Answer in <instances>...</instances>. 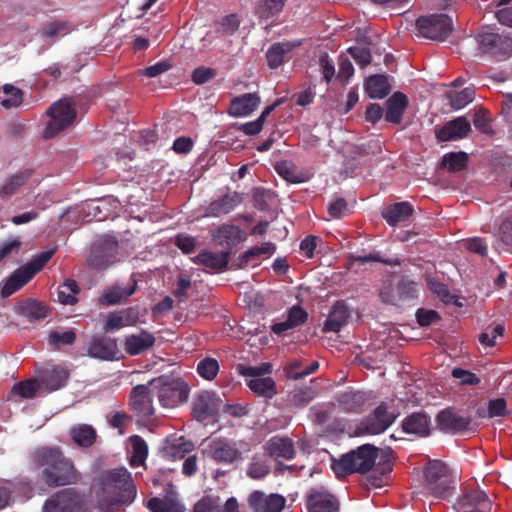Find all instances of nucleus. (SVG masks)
<instances>
[{"label":"nucleus","instance_id":"nucleus-1","mask_svg":"<svg viewBox=\"0 0 512 512\" xmlns=\"http://www.w3.org/2000/svg\"><path fill=\"white\" fill-rule=\"evenodd\" d=\"M31 459L35 469L40 470L41 480L49 487L75 484L80 479L73 461L59 447H39L31 453Z\"/></svg>","mask_w":512,"mask_h":512},{"label":"nucleus","instance_id":"nucleus-2","mask_svg":"<svg viewBox=\"0 0 512 512\" xmlns=\"http://www.w3.org/2000/svg\"><path fill=\"white\" fill-rule=\"evenodd\" d=\"M136 495L131 473L125 467L115 468L102 476L97 508L101 512H114L123 505L133 503Z\"/></svg>","mask_w":512,"mask_h":512},{"label":"nucleus","instance_id":"nucleus-3","mask_svg":"<svg viewBox=\"0 0 512 512\" xmlns=\"http://www.w3.org/2000/svg\"><path fill=\"white\" fill-rule=\"evenodd\" d=\"M379 448L372 444H363L333 459L331 468L338 478L352 474H366L372 470L378 457Z\"/></svg>","mask_w":512,"mask_h":512},{"label":"nucleus","instance_id":"nucleus-4","mask_svg":"<svg viewBox=\"0 0 512 512\" xmlns=\"http://www.w3.org/2000/svg\"><path fill=\"white\" fill-rule=\"evenodd\" d=\"M152 394L156 395L161 406L174 408L186 402L189 397L190 388L188 384L179 377L162 375L149 382Z\"/></svg>","mask_w":512,"mask_h":512},{"label":"nucleus","instance_id":"nucleus-5","mask_svg":"<svg viewBox=\"0 0 512 512\" xmlns=\"http://www.w3.org/2000/svg\"><path fill=\"white\" fill-rule=\"evenodd\" d=\"M425 489L436 498L445 499L453 488L448 467L441 461H430L424 468Z\"/></svg>","mask_w":512,"mask_h":512},{"label":"nucleus","instance_id":"nucleus-6","mask_svg":"<svg viewBox=\"0 0 512 512\" xmlns=\"http://www.w3.org/2000/svg\"><path fill=\"white\" fill-rule=\"evenodd\" d=\"M397 416L389 412L386 402H381L370 414L363 417L355 426V436L379 435L385 432Z\"/></svg>","mask_w":512,"mask_h":512},{"label":"nucleus","instance_id":"nucleus-7","mask_svg":"<svg viewBox=\"0 0 512 512\" xmlns=\"http://www.w3.org/2000/svg\"><path fill=\"white\" fill-rule=\"evenodd\" d=\"M118 241L114 236L106 235L96 240L87 256V265L98 271L107 269L116 262Z\"/></svg>","mask_w":512,"mask_h":512},{"label":"nucleus","instance_id":"nucleus-8","mask_svg":"<svg viewBox=\"0 0 512 512\" xmlns=\"http://www.w3.org/2000/svg\"><path fill=\"white\" fill-rule=\"evenodd\" d=\"M47 115L50 116V121L44 130V137L49 139L73 123L76 110L69 98H62L49 107Z\"/></svg>","mask_w":512,"mask_h":512},{"label":"nucleus","instance_id":"nucleus-9","mask_svg":"<svg viewBox=\"0 0 512 512\" xmlns=\"http://www.w3.org/2000/svg\"><path fill=\"white\" fill-rule=\"evenodd\" d=\"M222 407L223 400L217 392L201 390L193 397L191 415L198 422L210 421L218 416Z\"/></svg>","mask_w":512,"mask_h":512},{"label":"nucleus","instance_id":"nucleus-10","mask_svg":"<svg viewBox=\"0 0 512 512\" xmlns=\"http://www.w3.org/2000/svg\"><path fill=\"white\" fill-rule=\"evenodd\" d=\"M478 50L495 61H505L512 56V38L492 32H483L476 37Z\"/></svg>","mask_w":512,"mask_h":512},{"label":"nucleus","instance_id":"nucleus-11","mask_svg":"<svg viewBox=\"0 0 512 512\" xmlns=\"http://www.w3.org/2000/svg\"><path fill=\"white\" fill-rule=\"evenodd\" d=\"M416 27L419 34L425 38L444 41L452 33L453 22L446 14H431L419 17L416 20Z\"/></svg>","mask_w":512,"mask_h":512},{"label":"nucleus","instance_id":"nucleus-12","mask_svg":"<svg viewBox=\"0 0 512 512\" xmlns=\"http://www.w3.org/2000/svg\"><path fill=\"white\" fill-rule=\"evenodd\" d=\"M83 505V495L73 488H66L45 501L43 512H80Z\"/></svg>","mask_w":512,"mask_h":512},{"label":"nucleus","instance_id":"nucleus-13","mask_svg":"<svg viewBox=\"0 0 512 512\" xmlns=\"http://www.w3.org/2000/svg\"><path fill=\"white\" fill-rule=\"evenodd\" d=\"M436 424L444 433L458 434L472 430V419L461 416L451 408L443 409L437 414Z\"/></svg>","mask_w":512,"mask_h":512},{"label":"nucleus","instance_id":"nucleus-14","mask_svg":"<svg viewBox=\"0 0 512 512\" xmlns=\"http://www.w3.org/2000/svg\"><path fill=\"white\" fill-rule=\"evenodd\" d=\"M306 507L308 512H338L339 502L325 488H312L307 494Z\"/></svg>","mask_w":512,"mask_h":512},{"label":"nucleus","instance_id":"nucleus-15","mask_svg":"<svg viewBox=\"0 0 512 512\" xmlns=\"http://www.w3.org/2000/svg\"><path fill=\"white\" fill-rule=\"evenodd\" d=\"M209 456L217 463L233 464L242 460V452L234 442L218 438L209 444Z\"/></svg>","mask_w":512,"mask_h":512},{"label":"nucleus","instance_id":"nucleus-16","mask_svg":"<svg viewBox=\"0 0 512 512\" xmlns=\"http://www.w3.org/2000/svg\"><path fill=\"white\" fill-rule=\"evenodd\" d=\"M152 388L148 385H137L130 392V408L138 415L150 417L154 414Z\"/></svg>","mask_w":512,"mask_h":512},{"label":"nucleus","instance_id":"nucleus-17","mask_svg":"<svg viewBox=\"0 0 512 512\" xmlns=\"http://www.w3.org/2000/svg\"><path fill=\"white\" fill-rule=\"evenodd\" d=\"M402 432L416 438L427 437L431 432L429 416L423 412H413L406 416L401 422Z\"/></svg>","mask_w":512,"mask_h":512},{"label":"nucleus","instance_id":"nucleus-18","mask_svg":"<svg viewBox=\"0 0 512 512\" xmlns=\"http://www.w3.org/2000/svg\"><path fill=\"white\" fill-rule=\"evenodd\" d=\"M301 45V41H283L272 44L265 53L270 69H277L292 58V51Z\"/></svg>","mask_w":512,"mask_h":512},{"label":"nucleus","instance_id":"nucleus-19","mask_svg":"<svg viewBox=\"0 0 512 512\" xmlns=\"http://www.w3.org/2000/svg\"><path fill=\"white\" fill-rule=\"evenodd\" d=\"M117 351V341L105 336H93L87 349L90 357L106 361L113 360Z\"/></svg>","mask_w":512,"mask_h":512},{"label":"nucleus","instance_id":"nucleus-20","mask_svg":"<svg viewBox=\"0 0 512 512\" xmlns=\"http://www.w3.org/2000/svg\"><path fill=\"white\" fill-rule=\"evenodd\" d=\"M471 131V124L466 117L460 116L447 122L442 128L436 131L439 141L446 142L465 138Z\"/></svg>","mask_w":512,"mask_h":512},{"label":"nucleus","instance_id":"nucleus-21","mask_svg":"<svg viewBox=\"0 0 512 512\" xmlns=\"http://www.w3.org/2000/svg\"><path fill=\"white\" fill-rule=\"evenodd\" d=\"M242 202L238 192H229L213 200L205 209L206 217H220L233 211Z\"/></svg>","mask_w":512,"mask_h":512},{"label":"nucleus","instance_id":"nucleus-22","mask_svg":"<svg viewBox=\"0 0 512 512\" xmlns=\"http://www.w3.org/2000/svg\"><path fill=\"white\" fill-rule=\"evenodd\" d=\"M69 372L62 367L43 369L40 372L38 381L41 389L51 393L64 387L68 381Z\"/></svg>","mask_w":512,"mask_h":512},{"label":"nucleus","instance_id":"nucleus-23","mask_svg":"<svg viewBox=\"0 0 512 512\" xmlns=\"http://www.w3.org/2000/svg\"><path fill=\"white\" fill-rule=\"evenodd\" d=\"M155 341L156 338L152 333L142 329L138 334L126 336L124 349L130 356L140 355L152 348Z\"/></svg>","mask_w":512,"mask_h":512},{"label":"nucleus","instance_id":"nucleus-24","mask_svg":"<svg viewBox=\"0 0 512 512\" xmlns=\"http://www.w3.org/2000/svg\"><path fill=\"white\" fill-rule=\"evenodd\" d=\"M350 317L349 308L344 301H337L331 308V311L324 322L322 331L339 332L344 327Z\"/></svg>","mask_w":512,"mask_h":512},{"label":"nucleus","instance_id":"nucleus-25","mask_svg":"<svg viewBox=\"0 0 512 512\" xmlns=\"http://www.w3.org/2000/svg\"><path fill=\"white\" fill-rule=\"evenodd\" d=\"M14 311L31 323L43 320L48 316V307L44 303L32 298L20 301L15 306Z\"/></svg>","mask_w":512,"mask_h":512},{"label":"nucleus","instance_id":"nucleus-26","mask_svg":"<svg viewBox=\"0 0 512 512\" xmlns=\"http://www.w3.org/2000/svg\"><path fill=\"white\" fill-rule=\"evenodd\" d=\"M408 104V97L404 93L392 94L386 101L385 120L389 123L400 124Z\"/></svg>","mask_w":512,"mask_h":512},{"label":"nucleus","instance_id":"nucleus-27","mask_svg":"<svg viewBox=\"0 0 512 512\" xmlns=\"http://www.w3.org/2000/svg\"><path fill=\"white\" fill-rule=\"evenodd\" d=\"M260 101L257 93H245L235 97L230 103L229 114L234 117L248 116L258 108Z\"/></svg>","mask_w":512,"mask_h":512},{"label":"nucleus","instance_id":"nucleus-28","mask_svg":"<svg viewBox=\"0 0 512 512\" xmlns=\"http://www.w3.org/2000/svg\"><path fill=\"white\" fill-rule=\"evenodd\" d=\"M266 452L273 458H284L291 460L295 456V448L293 441L288 437L273 436L266 443Z\"/></svg>","mask_w":512,"mask_h":512},{"label":"nucleus","instance_id":"nucleus-29","mask_svg":"<svg viewBox=\"0 0 512 512\" xmlns=\"http://www.w3.org/2000/svg\"><path fill=\"white\" fill-rule=\"evenodd\" d=\"M194 449L192 441L186 440L183 436L168 438L162 449L163 456L169 460H177L185 457Z\"/></svg>","mask_w":512,"mask_h":512},{"label":"nucleus","instance_id":"nucleus-30","mask_svg":"<svg viewBox=\"0 0 512 512\" xmlns=\"http://www.w3.org/2000/svg\"><path fill=\"white\" fill-rule=\"evenodd\" d=\"M470 505H480L481 508L491 507V502L487 494L477 488L466 487L457 502V511L465 512Z\"/></svg>","mask_w":512,"mask_h":512},{"label":"nucleus","instance_id":"nucleus-31","mask_svg":"<svg viewBox=\"0 0 512 512\" xmlns=\"http://www.w3.org/2000/svg\"><path fill=\"white\" fill-rule=\"evenodd\" d=\"M69 435L75 445L81 448L92 447L98 438L96 429L90 424H76L69 429Z\"/></svg>","mask_w":512,"mask_h":512},{"label":"nucleus","instance_id":"nucleus-32","mask_svg":"<svg viewBox=\"0 0 512 512\" xmlns=\"http://www.w3.org/2000/svg\"><path fill=\"white\" fill-rule=\"evenodd\" d=\"M413 211V206L409 202H398L385 207L381 215L390 226H396L407 221Z\"/></svg>","mask_w":512,"mask_h":512},{"label":"nucleus","instance_id":"nucleus-33","mask_svg":"<svg viewBox=\"0 0 512 512\" xmlns=\"http://www.w3.org/2000/svg\"><path fill=\"white\" fill-rule=\"evenodd\" d=\"M337 405L347 413H360L367 402L365 393L361 391H346L336 397Z\"/></svg>","mask_w":512,"mask_h":512},{"label":"nucleus","instance_id":"nucleus-34","mask_svg":"<svg viewBox=\"0 0 512 512\" xmlns=\"http://www.w3.org/2000/svg\"><path fill=\"white\" fill-rule=\"evenodd\" d=\"M35 275L26 265L17 269L5 282L1 294L8 297L27 284Z\"/></svg>","mask_w":512,"mask_h":512},{"label":"nucleus","instance_id":"nucleus-35","mask_svg":"<svg viewBox=\"0 0 512 512\" xmlns=\"http://www.w3.org/2000/svg\"><path fill=\"white\" fill-rule=\"evenodd\" d=\"M193 262L198 265H203L206 268L220 271L228 265L229 252H211L205 250L193 258Z\"/></svg>","mask_w":512,"mask_h":512},{"label":"nucleus","instance_id":"nucleus-36","mask_svg":"<svg viewBox=\"0 0 512 512\" xmlns=\"http://www.w3.org/2000/svg\"><path fill=\"white\" fill-rule=\"evenodd\" d=\"M365 91L370 98L382 99L390 92V85L385 75H372L365 83Z\"/></svg>","mask_w":512,"mask_h":512},{"label":"nucleus","instance_id":"nucleus-37","mask_svg":"<svg viewBox=\"0 0 512 512\" xmlns=\"http://www.w3.org/2000/svg\"><path fill=\"white\" fill-rule=\"evenodd\" d=\"M247 386L258 397L271 399L277 394L276 383L271 377L253 378L247 382Z\"/></svg>","mask_w":512,"mask_h":512},{"label":"nucleus","instance_id":"nucleus-38","mask_svg":"<svg viewBox=\"0 0 512 512\" xmlns=\"http://www.w3.org/2000/svg\"><path fill=\"white\" fill-rule=\"evenodd\" d=\"M131 312L132 309L109 313L105 318L103 330L105 332H113L123 327L133 325L136 320L131 317Z\"/></svg>","mask_w":512,"mask_h":512},{"label":"nucleus","instance_id":"nucleus-39","mask_svg":"<svg viewBox=\"0 0 512 512\" xmlns=\"http://www.w3.org/2000/svg\"><path fill=\"white\" fill-rule=\"evenodd\" d=\"M146 507L150 512H185L184 505L175 498L152 497Z\"/></svg>","mask_w":512,"mask_h":512},{"label":"nucleus","instance_id":"nucleus-40","mask_svg":"<svg viewBox=\"0 0 512 512\" xmlns=\"http://www.w3.org/2000/svg\"><path fill=\"white\" fill-rule=\"evenodd\" d=\"M213 237L220 245L232 247L241 241V230L238 226L224 224L218 227Z\"/></svg>","mask_w":512,"mask_h":512},{"label":"nucleus","instance_id":"nucleus-41","mask_svg":"<svg viewBox=\"0 0 512 512\" xmlns=\"http://www.w3.org/2000/svg\"><path fill=\"white\" fill-rule=\"evenodd\" d=\"M275 171L290 183H302L307 180L302 172H299L296 165L289 160L277 161L274 164Z\"/></svg>","mask_w":512,"mask_h":512},{"label":"nucleus","instance_id":"nucleus-42","mask_svg":"<svg viewBox=\"0 0 512 512\" xmlns=\"http://www.w3.org/2000/svg\"><path fill=\"white\" fill-rule=\"evenodd\" d=\"M31 171L25 170L9 177L0 185V197L5 198L14 195L29 180Z\"/></svg>","mask_w":512,"mask_h":512},{"label":"nucleus","instance_id":"nucleus-43","mask_svg":"<svg viewBox=\"0 0 512 512\" xmlns=\"http://www.w3.org/2000/svg\"><path fill=\"white\" fill-rule=\"evenodd\" d=\"M136 290V283L132 287L122 288L119 286L112 287L106 290L100 297V302L104 305H116L121 303L122 300L130 297Z\"/></svg>","mask_w":512,"mask_h":512},{"label":"nucleus","instance_id":"nucleus-44","mask_svg":"<svg viewBox=\"0 0 512 512\" xmlns=\"http://www.w3.org/2000/svg\"><path fill=\"white\" fill-rule=\"evenodd\" d=\"M450 106L459 110L471 103L475 98V91L473 88L466 87L461 91H449L446 94Z\"/></svg>","mask_w":512,"mask_h":512},{"label":"nucleus","instance_id":"nucleus-45","mask_svg":"<svg viewBox=\"0 0 512 512\" xmlns=\"http://www.w3.org/2000/svg\"><path fill=\"white\" fill-rule=\"evenodd\" d=\"M468 155L463 152H449L445 154L441 161V166L449 172H459L466 168Z\"/></svg>","mask_w":512,"mask_h":512},{"label":"nucleus","instance_id":"nucleus-46","mask_svg":"<svg viewBox=\"0 0 512 512\" xmlns=\"http://www.w3.org/2000/svg\"><path fill=\"white\" fill-rule=\"evenodd\" d=\"M80 288L74 279H66L59 287L58 300L64 305H74L77 303V294Z\"/></svg>","mask_w":512,"mask_h":512},{"label":"nucleus","instance_id":"nucleus-47","mask_svg":"<svg viewBox=\"0 0 512 512\" xmlns=\"http://www.w3.org/2000/svg\"><path fill=\"white\" fill-rule=\"evenodd\" d=\"M40 390V383L38 379L34 378L20 381L12 387V393L23 399L34 398Z\"/></svg>","mask_w":512,"mask_h":512},{"label":"nucleus","instance_id":"nucleus-48","mask_svg":"<svg viewBox=\"0 0 512 512\" xmlns=\"http://www.w3.org/2000/svg\"><path fill=\"white\" fill-rule=\"evenodd\" d=\"M507 414V403L504 398H496L490 400L487 404V408H479L477 415L480 418H494L503 417Z\"/></svg>","mask_w":512,"mask_h":512},{"label":"nucleus","instance_id":"nucleus-49","mask_svg":"<svg viewBox=\"0 0 512 512\" xmlns=\"http://www.w3.org/2000/svg\"><path fill=\"white\" fill-rule=\"evenodd\" d=\"M76 338L77 336L74 330H67L63 332L52 330L48 336V343L54 350H58L63 346H70L74 344Z\"/></svg>","mask_w":512,"mask_h":512},{"label":"nucleus","instance_id":"nucleus-50","mask_svg":"<svg viewBox=\"0 0 512 512\" xmlns=\"http://www.w3.org/2000/svg\"><path fill=\"white\" fill-rule=\"evenodd\" d=\"M396 288L399 295L400 305L406 301L413 300L418 296V284L408 277L401 278L397 283Z\"/></svg>","mask_w":512,"mask_h":512},{"label":"nucleus","instance_id":"nucleus-51","mask_svg":"<svg viewBox=\"0 0 512 512\" xmlns=\"http://www.w3.org/2000/svg\"><path fill=\"white\" fill-rule=\"evenodd\" d=\"M130 443L133 450V456L130 460L132 466H136L146 459L148 455V447L145 440L139 435L130 437Z\"/></svg>","mask_w":512,"mask_h":512},{"label":"nucleus","instance_id":"nucleus-52","mask_svg":"<svg viewBox=\"0 0 512 512\" xmlns=\"http://www.w3.org/2000/svg\"><path fill=\"white\" fill-rule=\"evenodd\" d=\"M219 372V363L215 358L206 357L199 361L197 373L205 380H213Z\"/></svg>","mask_w":512,"mask_h":512},{"label":"nucleus","instance_id":"nucleus-53","mask_svg":"<svg viewBox=\"0 0 512 512\" xmlns=\"http://www.w3.org/2000/svg\"><path fill=\"white\" fill-rule=\"evenodd\" d=\"M3 92L8 95L7 98L1 101V105L4 108L18 107L23 101V92L21 89L15 87L12 84H5L3 86Z\"/></svg>","mask_w":512,"mask_h":512},{"label":"nucleus","instance_id":"nucleus-54","mask_svg":"<svg viewBox=\"0 0 512 512\" xmlns=\"http://www.w3.org/2000/svg\"><path fill=\"white\" fill-rule=\"evenodd\" d=\"M193 512H220V498L213 495L203 496L195 503Z\"/></svg>","mask_w":512,"mask_h":512},{"label":"nucleus","instance_id":"nucleus-55","mask_svg":"<svg viewBox=\"0 0 512 512\" xmlns=\"http://www.w3.org/2000/svg\"><path fill=\"white\" fill-rule=\"evenodd\" d=\"M352 261L359 264H365L368 262H379L389 266H399L401 264L398 258H382L379 253H369L367 255H350Z\"/></svg>","mask_w":512,"mask_h":512},{"label":"nucleus","instance_id":"nucleus-56","mask_svg":"<svg viewBox=\"0 0 512 512\" xmlns=\"http://www.w3.org/2000/svg\"><path fill=\"white\" fill-rule=\"evenodd\" d=\"M285 4V0H265L258 8V13L261 18L269 19L279 14Z\"/></svg>","mask_w":512,"mask_h":512},{"label":"nucleus","instance_id":"nucleus-57","mask_svg":"<svg viewBox=\"0 0 512 512\" xmlns=\"http://www.w3.org/2000/svg\"><path fill=\"white\" fill-rule=\"evenodd\" d=\"M56 249L43 251L32 258V260L26 264L28 269L36 275L42 270L46 263L53 257Z\"/></svg>","mask_w":512,"mask_h":512},{"label":"nucleus","instance_id":"nucleus-58","mask_svg":"<svg viewBox=\"0 0 512 512\" xmlns=\"http://www.w3.org/2000/svg\"><path fill=\"white\" fill-rule=\"evenodd\" d=\"M472 120L475 128L480 130L482 133L487 135L494 134L490 124V119L488 118L487 111L485 109H479L475 111Z\"/></svg>","mask_w":512,"mask_h":512},{"label":"nucleus","instance_id":"nucleus-59","mask_svg":"<svg viewBox=\"0 0 512 512\" xmlns=\"http://www.w3.org/2000/svg\"><path fill=\"white\" fill-rule=\"evenodd\" d=\"M308 319V313L300 305H294L287 311V320L293 329L303 325Z\"/></svg>","mask_w":512,"mask_h":512},{"label":"nucleus","instance_id":"nucleus-60","mask_svg":"<svg viewBox=\"0 0 512 512\" xmlns=\"http://www.w3.org/2000/svg\"><path fill=\"white\" fill-rule=\"evenodd\" d=\"M70 30H71V27L68 22H63V21L51 22L43 28L42 35L44 37L51 38V37H55L58 35H66L67 33L70 32Z\"/></svg>","mask_w":512,"mask_h":512},{"label":"nucleus","instance_id":"nucleus-61","mask_svg":"<svg viewBox=\"0 0 512 512\" xmlns=\"http://www.w3.org/2000/svg\"><path fill=\"white\" fill-rule=\"evenodd\" d=\"M327 211L330 217L341 219L348 214L349 208L346 200L338 197L328 205Z\"/></svg>","mask_w":512,"mask_h":512},{"label":"nucleus","instance_id":"nucleus-62","mask_svg":"<svg viewBox=\"0 0 512 512\" xmlns=\"http://www.w3.org/2000/svg\"><path fill=\"white\" fill-rule=\"evenodd\" d=\"M499 239L512 253V217L506 218L499 227Z\"/></svg>","mask_w":512,"mask_h":512},{"label":"nucleus","instance_id":"nucleus-63","mask_svg":"<svg viewBox=\"0 0 512 512\" xmlns=\"http://www.w3.org/2000/svg\"><path fill=\"white\" fill-rule=\"evenodd\" d=\"M172 68V64L168 60H163L155 63L154 65L148 66L144 69H141L139 73L148 78L157 77Z\"/></svg>","mask_w":512,"mask_h":512},{"label":"nucleus","instance_id":"nucleus-64","mask_svg":"<svg viewBox=\"0 0 512 512\" xmlns=\"http://www.w3.org/2000/svg\"><path fill=\"white\" fill-rule=\"evenodd\" d=\"M348 52L356 63L362 68L370 64L372 56L368 48L365 47H350Z\"/></svg>","mask_w":512,"mask_h":512}]
</instances>
